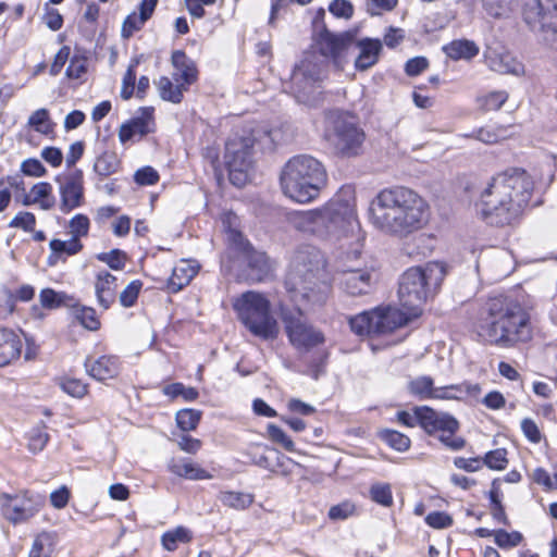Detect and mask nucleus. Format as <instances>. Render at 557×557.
<instances>
[{"label":"nucleus","mask_w":557,"mask_h":557,"mask_svg":"<svg viewBox=\"0 0 557 557\" xmlns=\"http://www.w3.org/2000/svg\"><path fill=\"white\" fill-rule=\"evenodd\" d=\"M532 191L533 182L527 172L512 169L493 176L475 206L487 224L511 225L528 206Z\"/></svg>","instance_id":"1"},{"label":"nucleus","mask_w":557,"mask_h":557,"mask_svg":"<svg viewBox=\"0 0 557 557\" xmlns=\"http://www.w3.org/2000/svg\"><path fill=\"white\" fill-rule=\"evenodd\" d=\"M428 218L425 200L406 187L381 190L369 207L370 222L377 230L400 237L420 230Z\"/></svg>","instance_id":"2"},{"label":"nucleus","mask_w":557,"mask_h":557,"mask_svg":"<svg viewBox=\"0 0 557 557\" xmlns=\"http://www.w3.org/2000/svg\"><path fill=\"white\" fill-rule=\"evenodd\" d=\"M490 344L511 348L531 341L533 332L530 314L515 299L506 296L491 298L487 317L480 324V333Z\"/></svg>","instance_id":"3"},{"label":"nucleus","mask_w":557,"mask_h":557,"mask_svg":"<svg viewBox=\"0 0 557 557\" xmlns=\"http://www.w3.org/2000/svg\"><path fill=\"white\" fill-rule=\"evenodd\" d=\"M325 268L323 253L313 246L297 249L290 261L286 285L297 306L325 302L330 287L321 280Z\"/></svg>","instance_id":"4"},{"label":"nucleus","mask_w":557,"mask_h":557,"mask_svg":"<svg viewBox=\"0 0 557 557\" xmlns=\"http://www.w3.org/2000/svg\"><path fill=\"white\" fill-rule=\"evenodd\" d=\"M326 181L322 163L308 154L290 158L282 169L280 182L285 196L300 203H307L318 197Z\"/></svg>","instance_id":"5"},{"label":"nucleus","mask_w":557,"mask_h":557,"mask_svg":"<svg viewBox=\"0 0 557 557\" xmlns=\"http://www.w3.org/2000/svg\"><path fill=\"white\" fill-rule=\"evenodd\" d=\"M445 275V267L440 262H428L406 270L399 278L398 287L401 308L418 318L422 306L437 293Z\"/></svg>","instance_id":"6"},{"label":"nucleus","mask_w":557,"mask_h":557,"mask_svg":"<svg viewBox=\"0 0 557 557\" xmlns=\"http://www.w3.org/2000/svg\"><path fill=\"white\" fill-rule=\"evenodd\" d=\"M280 140V132L260 127L253 129L250 137L235 135L225 145V164L230 181L237 187L249 181L252 168V148L257 144L264 150H272Z\"/></svg>","instance_id":"7"},{"label":"nucleus","mask_w":557,"mask_h":557,"mask_svg":"<svg viewBox=\"0 0 557 557\" xmlns=\"http://www.w3.org/2000/svg\"><path fill=\"white\" fill-rule=\"evenodd\" d=\"M234 310L242 323L257 337L264 341L275 339L280 333L276 319L271 313V304L261 293H243L233 302Z\"/></svg>","instance_id":"8"},{"label":"nucleus","mask_w":557,"mask_h":557,"mask_svg":"<svg viewBox=\"0 0 557 557\" xmlns=\"http://www.w3.org/2000/svg\"><path fill=\"white\" fill-rule=\"evenodd\" d=\"M326 136L335 150L344 157L357 156L364 140V133L357 119L341 111H333L326 117Z\"/></svg>","instance_id":"9"},{"label":"nucleus","mask_w":557,"mask_h":557,"mask_svg":"<svg viewBox=\"0 0 557 557\" xmlns=\"http://www.w3.org/2000/svg\"><path fill=\"white\" fill-rule=\"evenodd\" d=\"M317 237L337 240L354 233L359 224L356 213L347 203L334 202L317 209Z\"/></svg>","instance_id":"10"},{"label":"nucleus","mask_w":557,"mask_h":557,"mask_svg":"<svg viewBox=\"0 0 557 557\" xmlns=\"http://www.w3.org/2000/svg\"><path fill=\"white\" fill-rule=\"evenodd\" d=\"M44 495L23 490L15 494L0 493V511L2 517L16 525L28 522L45 506Z\"/></svg>","instance_id":"11"},{"label":"nucleus","mask_w":557,"mask_h":557,"mask_svg":"<svg viewBox=\"0 0 557 557\" xmlns=\"http://www.w3.org/2000/svg\"><path fill=\"white\" fill-rule=\"evenodd\" d=\"M416 413H418L419 425L429 434L440 432L438 440L446 447L451 450H459L465 446V440L455 436L459 423L454 417L440 413L428 406L416 407Z\"/></svg>","instance_id":"12"},{"label":"nucleus","mask_w":557,"mask_h":557,"mask_svg":"<svg viewBox=\"0 0 557 557\" xmlns=\"http://www.w3.org/2000/svg\"><path fill=\"white\" fill-rule=\"evenodd\" d=\"M407 389L410 395L420 400L442 399L460 400L466 395H476L481 388L478 384H458L436 387L429 375H420L408 381Z\"/></svg>","instance_id":"13"},{"label":"nucleus","mask_w":557,"mask_h":557,"mask_svg":"<svg viewBox=\"0 0 557 557\" xmlns=\"http://www.w3.org/2000/svg\"><path fill=\"white\" fill-rule=\"evenodd\" d=\"M523 20L544 41H557V0H528Z\"/></svg>","instance_id":"14"},{"label":"nucleus","mask_w":557,"mask_h":557,"mask_svg":"<svg viewBox=\"0 0 557 557\" xmlns=\"http://www.w3.org/2000/svg\"><path fill=\"white\" fill-rule=\"evenodd\" d=\"M321 76L322 69L314 61V57H306L295 66L287 88L298 102L311 106L315 100L317 84L320 82Z\"/></svg>","instance_id":"15"},{"label":"nucleus","mask_w":557,"mask_h":557,"mask_svg":"<svg viewBox=\"0 0 557 557\" xmlns=\"http://www.w3.org/2000/svg\"><path fill=\"white\" fill-rule=\"evenodd\" d=\"M281 317L288 339L296 348L310 349L324 343L323 333L307 322L299 308L282 309Z\"/></svg>","instance_id":"16"},{"label":"nucleus","mask_w":557,"mask_h":557,"mask_svg":"<svg viewBox=\"0 0 557 557\" xmlns=\"http://www.w3.org/2000/svg\"><path fill=\"white\" fill-rule=\"evenodd\" d=\"M352 44V35L348 33L335 35L326 28H323L317 38V45L321 54L331 58L337 69H343L347 62L346 55Z\"/></svg>","instance_id":"17"},{"label":"nucleus","mask_w":557,"mask_h":557,"mask_svg":"<svg viewBox=\"0 0 557 557\" xmlns=\"http://www.w3.org/2000/svg\"><path fill=\"white\" fill-rule=\"evenodd\" d=\"M59 193L61 197L60 210L63 213H69L81 207L84 200L83 172L76 170L66 175L63 181L60 182Z\"/></svg>","instance_id":"18"},{"label":"nucleus","mask_w":557,"mask_h":557,"mask_svg":"<svg viewBox=\"0 0 557 557\" xmlns=\"http://www.w3.org/2000/svg\"><path fill=\"white\" fill-rule=\"evenodd\" d=\"M484 61L491 71L499 74H524V65L505 48L487 47L484 51Z\"/></svg>","instance_id":"19"},{"label":"nucleus","mask_w":557,"mask_h":557,"mask_svg":"<svg viewBox=\"0 0 557 557\" xmlns=\"http://www.w3.org/2000/svg\"><path fill=\"white\" fill-rule=\"evenodd\" d=\"M410 312L395 307L376 308L373 310L375 335L388 334L406 325L412 319Z\"/></svg>","instance_id":"20"},{"label":"nucleus","mask_w":557,"mask_h":557,"mask_svg":"<svg viewBox=\"0 0 557 557\" xmlns=\"http://www.w3.org/2000/svg\"><path fill=\"white\" fill-rule=\"evenodd\" d=\"M154 129L153 109L141 108L137 116L121 125L119 138L121 143L133 139L136 135L143 137Z\"/></svg>","instance_id":"21"},{"label":"nucleus","mask_w":557,"mask_h":557,"mask_svg":"<svg viewBox=\"0 0 557 557\" xmlns=\"http://www.w3.org/2000/svg\"><path fill=\"white\" fill-rule=\"evenodd\" d=\"M337 280L342 289L351 296L368 294L371 288V273L367 269H343Z\"/></svg>","instance_id":"22"},{"label":"nucleus","mask_w":557,"mask_h":557,"mask_svg":"<svg viewBox=\"0 0 557 557\" xmlns=\"http://www.w3.org/2000/svg\"><path fill=\"white\" fill-rule=\"evenodd\" d=\"M354 45L359 50L355 59V67L358 71H367L377 63L382 51V41L380 39L363 38L354 41Z\"/></svg>","instance_id":"23"},{"label":"nucleus","mask_w":557,"mask_h":557,"mask_svg":"<svg viewBox=\"0 0 557 557\" xmlns=\"http://www.w3.org/2000/svg\"><path fill=\"white\" fill-rule=\"evenodd\" d=\"M171 63L174 67V72L172 74L173 81H178L187 86L196 83L198 79V70L196 64L183 50L173 51Z\"/></svg>","instance_id":"24"},{"label":"nucleus","mask_w":557,"mask_h":557,"mask_svg":"<svg viewBox=\"0 0 557 557\" xmlns=\"http://www.w3.org/2000/svg\"><path fill=\"white\" fill-rule=\"evenodd\" d=\"M168 469L173 474L186 480H209L212 475L198 463L186 457H173L168 462Z\"/></svg>","instance_id":"25"},{"label":"nucleus","mask_w":557,"mask_h":557,"mask_svg":"<svg viewBox=\"0 0 557 557\" xmlns=\"http://www.w3.org/2000/svg\"><path fill=\"white\" fill-rule=\"evenodd\" d=\"M199 269L200 265L196 260L182 259L176 262L168 282L169 289L176 293L187 286L196 276Z\"/></svg>","instance_id":"26"},{"label":"nucleus","mask_w":557,"mask_h":557,"mask_svg":"<svg viewBox=\"0 0 557 557\" xmlns=\"http://www.w3.org/2000/svg\"><path fill=\"white\" fill-rule=\"evenodd\" d=\"M85 368L95 380L106 381L120 373V361L114 356H101L96 360L87 359Z\"/></svg>","instance_id":"27"},{"label":"nucleus","mask_w":557,"mask_h":557,"mask_svg":"<svg viewBox=\"0 0 557 557\" xmlns=\"http://www.w3.org/2000/svg\"><path fill=\"white\" fill-rule=\"evenodd\" d=\"M117 278L107 271L99 272L96 276L95 293L98 305L107 310L115 301Z\"/></svg>","instance_id":"28"},{"label":"nucleus","mask_w":557,"mask_h":557,"mask_svg":"<svg viewBox=\"0 0 557 557\" xmlns=\"http://www.w3.org/2000/svg\"><path fill=\"white\" fill-rule=\"evenodd\" d=\"M21 350V337L11 330L0 329V367H5L16 360Z\"/></svg>","instance_id":"29"},{"label":"nucleus","mask_w":557,"mask_h":557,"mask_svg":"<svg viewBox=\"0 0 557 557\" xmlns=\"http://www.w3.org/2000/svg\"><path fill=\"white\" fill-rule=\"evenodd\" d=\"M22 203L24 206H38L41 210H50L55 206V197L52 193V186L48 182H39L33 185L28 194L25 195Z\"/></svg>","instance_id":"30"},{"label":"nucleus","mask_w":557,"mask_h":557,"mask_svg":"<svg viewBox=\"0 0 557 557\" xmlns=\"http://www.w3.org/2000/svg\"><path fill=\"white\" fill-rule=\"evenodd\" d=\"M248 262V278L252 282L265 280L272 272V262L264 252L249 249L246 253Z\"/></svg>","instance_id":"31"},{"label":"nucleus","mask_w":557,"mask_h":557,"mask_svg":"<svg viewBox=\"0 0 557 557\" xmlns=\"http://www.w3.org/2000/svg\"><path fill=\"white\" fill-rule=\"evenodd\" d=\"M154 84L160 98L175 104L183 101L184 92L189 88V86L184 85V83L173 81V78L171 79L168 76L159 77Z\"/></svg>","instance_id":"32"},{"label":"nucleus","mask_w":557,"mask_h":557,"mask_svg":"<svg viewBox=\"0 0 557 557\" xmlns=\"http://www.w3.org/2000/svg\"><path fill=\"white\" fill-rule=\"evenodd\" d=\"M443 51L449 59L454 61H469L479 54L480 48L473 40L455 39L443 46Z\"/></svg>","instance_id":"33"},{"label":"nucleus","mask_w":557,"mask_h":557,"mask_svg":"<svg viewBox=\"0 0 557 557\" xmlns=\"http://www.w3.org/2000/svg\"><path fill=\"white\" fill-rule=\"evenodd\" d=\"M83 244L78 238H70L62 240L53 238L49 243L51 255L49 256V263L54 264L59 259H65L71 256H75L83 249Z\"/></svg>","instance_id":"34"},{"label":"nucleus","mask_w":557,"mask_h":557,"mask_svg":"<svg viewBox=\"0 0 557 557\" xmlns=\"http://www.w3.org/2000/svg\"><path fill=\"white\" fill-rule=\"evenodd\" d=\"M246 455L249 457L251 463L271 472H277L276 466L281 465L282 459H285V457L275 449L264 448L263 451H260V447L258 446L247 451Z\"/></svg>","instance_id":"35"},{"label":"nucleus","mask_w":557,"mask_h":557,"mask_svg":"<svg viewBox=\"0 0 557 557\" xmlns=\"http://www.w3.org/2000/svg\"><path fill=\"white\" fill-rule=\"evenodd\" d=\"M39 302L42 308L53 310L60 307H74V297L67 295L64 292H57L52 288H44L39 293Z\"/></svg>","instance_id":"36"},{"label":"nucleus","mask_w":557,"mask_h":557,"mask_svg":"<svg viewBox=\"0 0 557 557\" xmlns=\"http://www.w3.org/2000/svg\"><path fill=\"white\" fill-rule=\"evenodd\" d=\"M317 209L307 211H295L289 214L288 221L292 226L302 233H308L317 236L321 230H317Z\"/></svg>","instance_id":"37"},{"label":"nucleus","mask_w":557,"mask_h":557,"mask_svg":"<svg viewBox=\"0 0 557 557\" xmlns=\"http://www.w3.org/2000/svg\"><path fill=\"white\" fill-rule=\"evenodd\" d=\"M27 126L45 136L51 135L54 131V123L50 119L49 111L45 108L34 111L29 115Z\"/></svg>","instance_id":"38"},{"label":"nucleus","mask_w":557,"mask_h":557,"mask_svg":"<svg viewBox=\"0 0 557 557\" xmlns=\"http://www.w3.org/2000/svg\"><path fill=\"white\" fill-rule=\"evenodd\" d=\"M349 325L354 333L360 336L375 335L373 310L361 312L349 319Z\"/></svg>","instance_id":"39"},{"label":"nucleus","mask_w":557,"mask_h":557,"mask_svg":"<svg viewBox=\"0 0 557 557\" xmlns=\"http://www.w3.org/2000/svg\"><path fill=\"white\" fill-rule=\"evenodd\" d=\"M218 498L224 506L236 510L246 509L253 502V498L250 494L243 492H221Z\"/></svg>","instance_id":"40"},{"label":"nucleus","mask_w":557,"mask_h":557,"mask_svg":"<svg viewBox=\"0 0 557 557\" xmlns=\"http://www.w3.org/2000/svg\"><path fill=\"white\" fill-rule=\"evenodd\" d=\"M74 318L87 330L97 331L100 327V321L96 311L91 307L79 306L75 301V306L71 307Z\"/></svg>","instance_id":"41"},{"label":"nucleus","mask_w":557,"mask_h":557,"mask_svg":"<svg viewBox=\"0 0 557 557\" xmlns=\"http://www.w3.org/2000/svg\"><path fill=\"white\" fill-rule=\"evenodd\" d=\"M509 136L510 132L507 126L488 125L480 128L475 133V138L487 145L496 144L508 138Z\"/></svg>","instance_id":"42"},{"label":"nucleus","mask_w":557,"mask_h":557,"mask_svg":"<svg viewBox=\"0 0 557 557\" xmlns=\"http://www.w3.org/2000/svg\"><path fill=\"white\" fill-rule=\"evenodd\" d=\"M54 535L50 532L39 533L32 545L28 557H49L52 552Z\"/></svg>","instance_id":"43"},{"label":"nucleus","mask_w":557,"mask_h":557,"mask_svg":"<svg viewBox=\"0 0 557 557\" xmlns=\"http://www.w3.org/2000/svg\"><path fill=\"white\" fill-rule=\"evenodd\" d=\"M190 540V532L184 527H177L174 530L165 532L162 535L161 542L166 550L173 552L177 548L178 543H187Z\"/></svg>","instance_id":"44"},{"label":"nucleus","mask_w":557,"mask_h":557,"mask_svg":"<svg viewBox=\"0 0 557 557\" xmlns=\"http://www.w3.org/2000/svg\"><path fill=\"white\" fill-rule=\"evenodd\" d=\"M380 437L392 448L398 451H406L410 448V438L395 430H383L380 432Z\"/></svg>","instance_id":"45"},{"label":"nucleus","mask_w":557,"mask_h":557,"mask_svg":"<svg viewBox=\"0 0 557 557\" xmlns=\"http://www.w3.org/2000/svg\"><path fill=\"white\" fill-rule=\"evenodd\" d=\"M369 494L371 500L381 506L391 507L393 505L392 487L388 483L377 482L372 484Z\"/></svg>","instance_id":"46"},{"label":"nucleus","mask_w":557,"mask_h":557,"mask_svg":"<svg viewBox=\"0 0 557 557\" xmlns=\"http://www.w3.org/2000/svg\"><path fill=\"white\" fill-rule=\"evenodd\" d=\"M119 161L114 153L104 152L97 158L94 169L101 176H109L117 171Z\"/></svg>","instance_id":"47"},{"label":"nucleus","mask_w":557,"mask_h":557,"mask_svg":"<svg viewBox=\"0 0 557 557\" xmlns=\"http://www.w3.org/2000/svg\"><path fill=\"white\" fill-rule=\"evenodd\" d=\"M201 418V411L195 409H182L176 413V423L183 431H193L197 428Z\"/></svg>","instance_id":"48"},{"label":"nucleus","mask_w":557,"mask_h":557,"mask_svg":"<svg viewBox=\"0 0 557 557\" xmlns=\"http://www.w3.org/2000/svg\"><path fill=\"white\" fill-rule=\"evenodd\" d=\"M508 94L505 90L491 91L485 96L478 99L481 108L486 111L499 110L503 104L507 101Z\"/></svg>","instance_id":"49"},{"label":"nucleus","mask_w":557,"mask_h":557,"mask_svg":"<svg viewBox=\"0 0 557 557\" xmlns=\"http://www.w3.org/2000/svg\"><path fill=\"white\" fill-rule=\"evenodd\" d=\"M163 393L172 398L182 396L187 401L197 399L199 393L195 387L185 386L183 383H172L163 388Z\"/></svg>","instance_id":"50"},{"label":"nucleus","mask_w":557,"mask_h":557,"mask_svg":"<svg viewBox=\"0 0 557 557\" xmlns=\"http://www.w3.org/2000/svg\"><path fill=\"white\" fill-rule=\"evenodd\" d=\"M522 534L518 531L507 532L499 529L494 532V541L500 548H512L522 542Z\"/></svg>","instance_id":"51"},{"label":"nucleus","mask_w":557,"mask_h":557,"mask_svg":"<svg viewBox=\"0 0 557 557\" xmlns=\"http://www.w3.org/2000/svg\"><path fill=\"white\" fill-rule=\"evenodd\" d=\"M482 462L492 470H503L507 467V450L497 448L486 453Z\"/></svg>","instance_id":"52"},{"label":"nucleus","mask_w":557,"mask_h":557,"mask_svg":"<svg viewBox=\"0 0 557 557\" xmlns=\"http://www.w3.org/2000/svg\"><path fill=\"white\" fill-rule=\"evenodd\" d=\"M90 222L87 215L76 214L69 222L70 234L72 238H78L88 235Z\"/></svg>","instance_id":"53"},{"label":"nucleus","mask_w":557,"mask_h":557,"mask_svg":"<svg viewBox=\"0 0 557 557\" xmlns=\"http://www.w3.org/2000/svg\"><path fill=\"white\" fill-rule=\"evenodd\" d=\"M143 283L139 280L132 281L120 294L119 299L123 307L129 308L135 305Z\"/></svg>","instance_id":"54"},{"label":"nucleus","mask_w":557,"mask_h":557,"mask_svg":"<svg viewBox=\"0 0 557 557\" xmlns=\"http://www.w3.org/2000/svg\"><path fill=\"white\" fill-rule=\"evenodd\" d=\"M268 436L272 442L280 444L287 451H290V453L295 451L294 442L277 425H275V424L268 425Z\"/></svg>","instance_id":"55"},{"label":"nucleus","mask_w":557,"mask_h":557,"mask_svg":"<svg viewBox=\"0 0 557 557\" xmlns=\"http://www.w3.org/2000/svg\"><path fill=\"white\" fill-rule=\"evenodd\" d=\"M137 64L138 61H134L133 63H131L127 67V71L124 74L122 81L121 97L125 100L129 99L134 94L136 81L135 67L137 66Z\"/></svg>","instance_id":"56"},{"label":"nucleus","mask_w":557,"mask_h":557,"mask_svg":"<svg viewBox=\"0 0 557 557\" xmlns=\"http://www.w3.org/2000/svg\"><path fill=\"white\" fill-rule=\"evenodd\" d=\"M147 21L143 18L140 15L135 12L131 13L126 16L122 24L121 35L123 38H129L134 35L135 32H138L143 28Z\"/></svg>","instance_id":"57"},{"label":"nucleus","mask_w":557,"mask_h":557,"mask_svg":"<svg viewBox=\"0 0 557 557\" xmlns=\"http://www.w3.org/2000/svg\"><path fill=\"white\" fill-rule=\"evenodd\" d=\"M36 225V216L28 211L18 212L9 223L10 227L21 228L25 232H33Z\"/></svg>","instance_id":"58"},{"label":"nucleus","mask_w":557,"mask_h":557,"mask_svg":"<svg viewBox=\"0 0 557 557\" xmlns=\"http://www.w3.org/2000/svg\"><path fill=\"white\" fill-rule=\"evenodd\" d=\"M97 259L107 263L112 270H122L125 265L126 256L120 249H113L109 252H102Z\"/></svg>","instance_id":"59"},{"label":"nucleus","mask_w":557,"mask_h":557,"mask_svg":"<svg viewBox=\"0 0 557 557\" xmlns=\"http://www.w3.org/2000/svg\"><path fill=\"white\" fill-rule=\"evenodd\" d=\"M49 441V435L45 431V425L36 426L32 430L29 436L28 448L33 453L41 451Z\"/></svg>","instance_id":"60"},{"label":"nucleus","mask_w":557,"mask_h":557,"mask_svg":"<svg viewBox=\"0 0 557 557\" xmlns=\"http://www.w3.org/2000/svg\"><path fill=\"white\" fill-rule=\"evenodd\" d=\"M329 11L336 17L349 20L354 15V5L348 0H333Z\"/></svg>","instance_id":"61"},{"label":"nucleus","mask_w":557,"mask_h":557,"mask_svg":"<svg viewBox=\"0 0 557 557\" xmlns=\"http://www.w3.org/2000/svg\"><path fill=\"white\" fill-rule=\"evenodd\" d=\"M134 180L138 185H154L159 181L158 172L151 166H144L135 172Z\"/></svg>","instance_id":"62"},{"label":"nucleus","mask_w":557,"mask_h":557,"mask_svg":"<svg viewBox=\"0 0 557 557\" xmlns=\"http://www.w3.org/2000/svg\"><path fill=\"white\" fill-rule=\"evenodd\" d=\"M21 171L23 174L33 177H42L47 174L46 168L35 158L24 160L21 164Z\"/></svg>","instance_id":"63"},{"label":"nucleus","mask_w":557,"mask_h":557,"mask_svg":"<svg viewBox=\"0 0 557 557\" xmlns=\"http://www.w3.org/2000/svg\"><path fill=\"white\" fill-rule=\"evenodd\" d=\"M355 505L350 502H344L332 506L329 510V517L332 520H345L355 513Z\"/></svg>","instance_id":"64"}]
</instances>
